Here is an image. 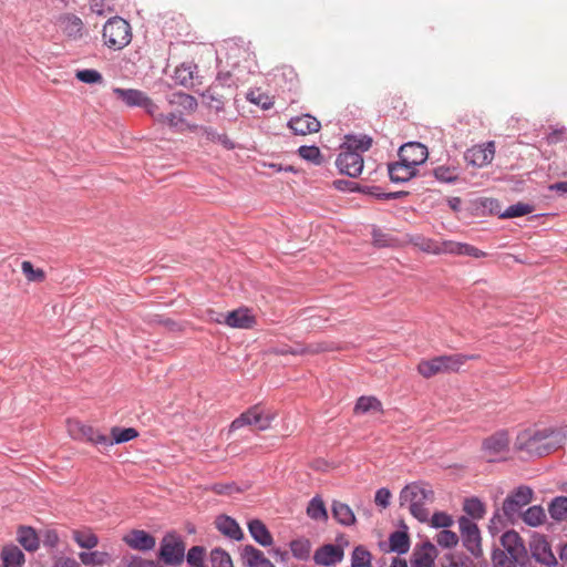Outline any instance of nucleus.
Masks as SVG:
<instances>
[{
	"label": "nucleus",
	"mask_w": 567,
	"mask_h": 567,
	"mask_svg": "<svg viewBox=\"0 0 567 567\" xmlns=\"http://www.w3.org/2000/svg\"><path fill=\"white\" fill-rule=\"evenodd\" d=\"M246 99L250 103L260 106L262 110H269L274 105L272 99L259 89L248 91Z\"/></svg>",
	"instance_id": "51"
},
{
	"label": "nucleus",
	"mask_w": 567,
	"mask_h": 567,
	"mask_svg": "<svg viewBox=\"0 0 567 567\" xmlns=\"http://www.w3.org/2000/svg\"><path fill=\"white\" fill-rule=\"evenodd\" d=\"M371 411L383 412L381 401L375 396H360L354 405V413L365 414Z\"/></svg>",
	"instance_id": "40"
},
{
	"label": "nucleus",
	"mask_w": 567,
	"mask_h": 567,
	"mask_svg": "<svg viewBox=\"0 0 567 567\" xmlns=\"http://www.w3.org/2000/svg\"><path fill=\"white\" fill-rule=\"evenodd\" d=\"M410 537L406 532L395 530L389 537V551L399 555L406 554L410 549Z\"/></svg>",
	"instance_id": "35"
},
{
	"label": "nucleus",
	"mask_w": 567,
	"mask_h": 567,
	"mask_svg": "<svg viewBox=\"0 0 567 567\" xmlns=\"http://www.w3.org/2000/svg\"><path fill=\"white\" fill-rule=\"evenodd\" d=\"M371 553L362 545L354 547L351 555V567H371Z\"/></svg>",
	"instance_id": "49"
},
{
	"label": "nucleus",
	"mask_w": 567,
	"mask_h": 567,
	"mask_svg": "<svg viewBox=\"0 0 567 567\" xmlns=\"http://www.w3.org/2000/svg\"><path fill=\"white\" fill-rule=\"evenodd\" d=\"M210 489L217 495H231L241 492L235 483H216L210 486Z\"/></svg>",
	"instance_id": "62"
},
{
	"label": "nucleus",
	"mask_w": 567,
	"mask_h": 567,
	"mask_svg": "<svg viewBox=\"0 0 567 567\" xmlns=\"http://www.w3.org/2000/svg\"><path fill=\"white\" fill-rule=\"evenodd\" d=\"M530 560L534 559L536 563L546 567H555L558 561L553 554L549 543L543 535L535 534L529 540Z\"/></svg>",
	"instance_id": "12"
},
{
	"label": "nucleus",
	"mask_w": 567,
	"mask_h": 567,
	"mask_svg": "<svg viewBox=\"0 0 567 567\" xmlns=\"http://www.w3.org/2000/svg\"><path fill=\"white\" fill-rule=\"evenodd\" d=\"M493 155V151L487 152V150L485 148L477 147L467 151V153L465 154V159L468 164L473 166L482 167L492 162Z\"/></svg>",
	"instance_id": "38"
},
{
	"label": "nucleus",
	"mask_w": 567,
	"mask_h": 567,
	"mask_svg": "<svg viewBox=\"0 0 567 567\" xmlns=\"http://www.w3.org/2000/svg\"><path fill=\"white\" fill-rule=\"evenodd\" d=\"M21 269L29 281L40 282L43 281L45 278L44 271L40 268L34 269L33 265L28 260H24L21 264Z\"/></svg>",
	"instance_id": "60"
},
{
	"label": "nucleus",
	"mask_w": 567,
	"mask_h": 567,
	"mask_svg": "<svg viewBox=\"0 0 567 567\" xmlns=\"http://www.w3.org/2000/svg\"><path fill=\"white\" fill-rule=\"evenodd\" d=\"M289 128L296 135H306L318 132L321 127L320 122L310 114L291 117L288 122Z\"/></svg>",
	"instance_id": "21"
},
{
	"label": "nucleus",
	"mask_w": 567,
	"mask_h": 567,
	"mask_svg": "<svg viewBox=\"0 0 567 567\" xmlns=\"http://www.w3.org/2000/svg\"><path fill=\"white\" fill-rule=\"evenodd\" d=\"M432 528H449L453 525L454 520L451 515L445 512H435L431 519L429 518Z\"/></svg>",
	"instance_id": "59"
},
{
	"label": "nucleus",
	"mask_w": 567,
	"mask_h": 567,
	"mask_svg": "<svg viewBox=\"0 0 567 567\" xmlns=\"http://www.w3.org/2000/svg\"><path fill=\"white\" fill-rule=\"evenodd\" d=\"M523 522L532 527L542 525L546 519V514L540 505H534L528 507L524 513L520 514Z\"/></svg>",
	"instance_id": "42"
},
{
	"label": "nucleus",
	"mask_w": 567,
	"mask_h": 567,
	"mask_svg": "<svg viewBox=\"0 0 567 567\" xmlns=\"http://www.w3.org/2000/svg\"><path fill=\"white\" fill-rule=\"evenodd\" d=\"M138 436V432L134 427H118L113 426L111 429V437L106 435L105 447L114 444H122L130 442Z\"/></svg>",
	"instance_id": "32"
},
{
	"label": "nucleus",
	"mask_w": 567,
	"mask_h": 567,
	"mask_svg": "<svg viewBox=\"0 0 567 567\" xmlns=\"http://www.w3.org/2000/svg\"><path fill=\"white\" fill-rule=\"evenodd\" d=\"M68 431L74 440L90 442L105 447L106 435L80 421H69Z\"/></svg>",
	"instance_id": "13"
},
{
	"label": "nucleus",
	"mask_w": 567,
	"mask_h": 567,
	"mask_svg": "<svg viewBox=\"0 0 567 567\" xmlns=\"http://www.w3.org/2000/svg\"><path fill=\"white\" fill-rule=\"evenodd\" d=\"M81 563L85 566L104 565L111 561V556L106 551H81L79 554Z\"/></svg>",
	"instance_id": "46"
},
{
	"label": "nucleus",
	"mask_w": 567,
	"mask_h": 567,
	"mask_svg": "<svg viewBox=\"0 0 567 567\" xmlns=\"http://www.w3.org/2000/svg\"><path fill=\"white\" fill-rule=\"evenodd\" d=\"M442 567H476L474 561L463 553H450L443 556Z\"/></svg>",
	"instance_id": "45"
},
{
	"label": "nucleus",
	"mask_w": 567,
	"mask_h": 567,
	"mask_svg": "<svg viewBox=\"0 0 567 567\" xmlns=\"http://www.w3.org/2000/svg\"><path fill=\"white\" fill-rule=\"evenodd\" d=\"M206 548L204 546H193L185 554V558L188 565L192 567H206L205 566Z\"/></svg>",
	"instance_id": "50"
},
{
	"label": "nucleus",
	"mask_w": 567,
	"mask_h": 567,
	"mask_svg": "<svg viewBox=\"0 0 567 567\" xmlns=\"http://www.w3.org/2000/svg\"><path fill=\"white\" fill-rule=\"evenodd\" d=\"M291 555L298 560H308L311 553V543L305 537L292 539L289 544Z\"/></svg>",
	"instance_id": "39"
},
{
	"label": "nucleus",
	"mask_w": 567,
	"mask_h": 567,
	"mask_svg": "<svg viewBox=\"0 0 567 567\" xmlns=\"http://www.w3.org/2000/svg\"><path fill=\"white\" fill-rule=\"evenodd\" d=\"M275 419V413L266 411L260 404H256L230 423V431L239 430L247 425H255L259 431H265L270 427Z\"/></svg>",
	"instance_id": "9"
},
{
	"label": "nucleus",
	"mask_w": 567,
	"mask_h": 567,
	"mask_svg": "<svg viewBox=\"0 0 567 567\" xmlns=\"http://www.w3.org/2000/svg\"><path fill=\"white\" fill-rule=\"evenodd\" d=\"M73 538L81 548L85 549H92L99 543L97 536L91 532L76 530L73 533Z\"/></svg>",
	"instance_id": "54"
},
{
	"label": "nucleus",
	"mask_w": 567,
	"mask_h": 567,
	"mask_svg": "<svg viewBox=\"0 0 567 567\" xmlns=\"http://www.w3.org/2000/svg\"><path fill=\"white\" fill-rule=\"evenodd\" d=\"M463 546L476 558L483 555L481 532L476 523L467 516L457 520Z\"/></svg>",
	"instance_id": "11"
},
{
	"label": "nucleus",
	"mask_w": 567,
	"mask_h": 567,
	"mask_svg": "<svg viewBox=\"0 0 567 567\" xmlns=\"http://www.w3.org/2000/svg\"><path fill=\"white\" fill-rule=\"evenodd\" d=\"M202 96L205 101V104L214 110L216 113L223 112L225 109L226 102H228L231 97L226 94H218L216 85H209L203 93Z\"/></svg>",
	"instance_id": "29"
},
{
	"label": "nucleus",
	"mask_w": 567,
	"mask_h": 567,
	"mask_svg": "<svg viewBox=\"0 0 567 567\" xmlns=\"http://www.w3.org/2000/svg\"><path fill=\"white\" fill-rule=\"evenodd\" d=\"M433 176L436 181L446 184H455L460 177L456 167L441 165L433 169Z\"/></svg>",
	"instance_id": "47"
},
{
	"label": "nucleus",
	"mask_w": 567,
	"mask_h": 567,
	"mask_svg": "<svg viewBox=\"0 0 567 567\" xmlns=\"http://www.w3.org/2000/svg\"><path fill=\"white\" fill-rule=\"evenodd\" d=\"M464 243H457L453 240H444L440 244V255L441 254H451L463 256Z\"/></svg>",
	"instance_id": "61"
},
{
	"label": "nucleus",
	"mask_w": 567,
	"mask_h": 567,
	"mask_svg": "<svg viewBox=\"0 0 567 567\" xmlns=\"http://www.w3.org/2000/svg\"><path fill=\"white\" fill-rule=\"evenodd\" d=\"M326 348L321 344H296V346H284L277 349V353L281 355L291 354V355H303L308 353H319L324 351Z\"/></svg>",
	"instance_id": "37"
},
{
	"label": "nucleus",
	"mask_w": 567,
	"mask_h": 567,
	"mask_svg": "<svg viewBox=\"0 0 567 567\" xmlns=\"http://www.w3.org/2000/svg\"><path fill=\"white\" fill-rule=\"evenodd\" d=\"M473 358V355L465 354L439 355L431 360L421 361L417 365V371L424 378H431L442 372L458 371L461 365Z\"/></svg>",
	"instance_id": "6"
},
{
	"label": "nucleus",
	"mask_w": 567,
	"mask_h": 567,
	"mask_svg": "<svg viewBox=\"0 0 567 567\" xmlns=\"http://www.w3.org/2000/svg\"><path fill=\"white\" fill-rule=\"evenodd\" d=\"M389 178L392 183L400 184L406 183L417 174V168L414 165L404 163L399 158L395 163L388 165Z\"/></svg>",
	"instance_id": "20"
},
{
	"label": "nucleus",
	"mask_w": 567,
	"mask_h": 567,
	"mask_svg": "<svg viewBox=\"0 0 567 567\" xmlns=\"http://www.w3.org/2000/svg\"><path fill=\"white\" fill-rule=\"evenodd\" d=\"M298 154L302 159L316 165H320L322 162L320 148L316 145H301L298 148Z\"/></svg>",
	"instance_id": "52"
},
{
	"label": "nucleus",
	"mask_w": 567,
	"mask_h": 567,
	"mask_svg": "<svg viewBox=\"0 0 567 567\" xmlns=\"http://www.w3.org/2000/svg\"><path fill=\"white\" fill-rule=\"evenodd\" d=\"M75 78L86 84H96L103 82L102 74L94 69H84L76 72Z\"/></svg>",
	"instance_id": "58"
},
{
	"label": "nucleus",
	"mask_w": 567,
	"mask_h": 567,
	"mask_svg": "<svg viewBox=\"0 0 567 567\" xmlns=\"http://www.w3.org/2000/svg\"><path fill=\"white\" fill-rule=\"evenodd\" d=\"M212 567H234L230 555L223 548H213L209 553Z\"/></svg>",
	"instance_id": "48"
},
{
	"label": "nucleus",
	"mask_w": 567,
	"mask_h": 567,
	"mask_svg": "<svg viewBox=\"0 0 567 567\" xmlns=\"http://www.w3.org/2000/svg\"><path fill=\"white\" fill-rule=\"evenodd\" d=\"M371 145L372 138L367 135H347L346 141L340 146V151H349L362 155Z\"/></svg>",
	"instance_id": "30"
},
{
	"label": "nucleus",
	"mask_w": 567,
	"mask_h": 567,
	"mask_svg": "<svg viewBox=\"0 0 567 567\" xmlns=\"http://www.w3.org/2000/svg\"><path fill=\"white\" fill-rule=\"evenodd\" d=\"M18 542L27 551H34L39 548L40 539L32 527L21 526L18 529Z\"/></svg>",
	"instance_id": "34"
},
{
	"label": "nucleus",
	"mask_w": 567,
	"mask_h": 567,
	"mask_svg": "<svg viewBox=\"0 0 567 567\" xmlns=\"http://www.w3.org/2000/svg\"><path fill=\"white\" fill-rule=\"evenodd\" d=\"M240 58H244L247 65H244V69L247 70L248 73L252 72L250 53L247 49L231 45L228 48L226 53V62L231 66L229 71H219L216 75V79L210 85H216L217 90L219 87H224L226 91V95L233 97L236 95V91L239 82L241 81V69H240Z\"/></svg>",
	"instance_id": "3"
},
{
	"label": "nucleus",
	"mask_w": 567,
	"mask_h": 567,
	"mask_svg": "<svg viewBox=\"0 0 567 567\" xmlns=\"http://www.w3.org/2000/svg\"><path fill=\"white\" fill-rule=\"evenodd\" d=\"M103 42L112 50L125 48L132 40L130 23L121 17H113L103 27Z\"/></svg>",
	"instance_id": "5"
},
{
	"label": "nucleus",
	"mask_w": 567,
	"mask_h": 567,
	"mask_svg": "<svg viewBox=\"0 0 567 567\" xmlns=\"http://www.w3.org/2000/svg\"><path fill=\"white\" fill-rule=\"evenodd\" d=\"M197 71V65L188 62L182 63L174 71L175 82L182 86L188 87L193 85L194 73Z\"/></svg>",
	"instance_id": "36"
},
{
	"label": "nucleus",
	"mask_w": 567,
	"mask_h": 567,
	"mask_svg": "<svg viewBox=\"0 0 567 567\" xmlns=\"http://www.w3.org/2000/svg\"><path fill=\"white\" fill-rule=\"evenodd\" d=\"M372 240L374 246L389 247L391 246L392 238L389 234L383 233L380 228L374 227L372 229Z\"/></svg>",
	"instance_id": "63"
},
{
	"label": "nucleus",
	"mask_w": 567,
	"mask_h": 567,
	"mask_svg": "<svg viewBox=\"0 0 567 567\" xmlns=\"http://www.w3.org/2000/svg\"><path fill=\"white\" fill-rule=\"evenodd\" d=\"M533 496L534 492L527 485H520L512 491L502 505L505 519L514 523L520 516L522 509L532 502Z\"/></svg>",
	"instance_id": "8"
},
{
	"label": "nucleus",
	"mask_w": 567,
	"mask_h": 567,
	"mask_svg": "<svg viewBox=\"0 0 567 567\" xmlns=\"http://www.w3.org/2000/svg\"><path fill=\"white\" fill-rule=\"evenodd\" d=\"M437 549L430 540L422 544L420 549H414L411 558V567H435Z\"/></svg>",
	"instance_id": "19"
},
{
	"label": "nucleus",
	"mask_w": 567,
	"mask_h": 567,
	"mask_svg": "<svg viewBox=\"0 0 567 567\" xmlns=\"http://www.w3.org/2000/svg\"><path fill=\"white\" fill-rule=\"evenodd\" d=\"M362 155L349 151H340L336 158V166L340 174L351 178L358 177L363 171Z\"/></svg>",
	"instance_id": "14"
},
{
	"label": "nucleus",
	"mask_w": 567,
	"mask_h": 567,
	"mask_svg": "<svg viewBox=\"0 0 567 567\" xmlns=\"http://www.w3.org/2000/svg\"><path fill=\"white\" fill-rule=\"evenodd\" d=\"M56 24L68 38L75 40L82 37L83 22L75 14H61L56 19Z\"/></svg>",
	"instance_id": "23"
},
{
	"label": "nucleus",
	"mask_w": 567,
	"mask_h": 567,
	"mask_svg": "<svg viewBox=\"0 0 567 567\" xmlns=\"http://www.w3.org/2000/svg\"><path fill=\"white\" fill-rule=\"evenodd\" d=\"M113 94L127 107H141L146 93L137 89L113 87Z\"/></svg>",
	"instance_id": "25"
},
{
	"label": "nucleus",
	"mask_w": 567,
	"mask_h": 567,
	"mask_svg": "<svg viewBox=\"0 0 567 567\" xmlns=\"http://www.w3.org/2000/svg\"><path fill=\"white\" fill-rule=\"evenodd\" d=\"M331 512L333 518L343 526H351L355 523L354 513L346 503L333 501Z\"/></svg>",
	"instance_id": "31"
},
{
	"label": "nucleus",
	"mask_w": 567,
	"mask_h": 567,
	"mask_svg": "<svg viewBox=\"0 0 567 567\" xmlns=\"http://www.w3.org/2000/svg\"><path fill=\"white\" fill-rule=\"evenodd\" d=\"M147 115H150L155 123H157V116L162 115L158 105L148 96L144 99L143 105L141 106Z\"/></svg>",
	"instance_id": "64"
},
{
	"label": "nucleus",
	"mask_w": 567,
	"mask_h": 567,
	"mask_svg": "<svg viewBox=\"0 0 567 567\" xmlns=\"http://www.w3.org/2000/svg\"><path fill=\"white\" fill-rule=\"evenodd\" d=\"M435 542L442 548H454L458 543V536L446 528L436 534Z\"/></svg>",
	"instance_id": "56"
},
{
	"label": "nucleus",
	"mask_w": 567,
	"mask_h": 567,
	"mask_svg": "<svg viewBox=\"0 0 567 567\" xmlns=\"http://www.w3.org/2000/svg\"><path fill=\"white\" fill-rule=\"evenodd\" d=\"M344 550L340 545L324 544L317 548L313 554L316 565L331 567L343 559Z\"/></svg>",
	"instance_id": "16"
},
{
	"label": "nucleus",
	"mask_w": 567,
	"mask_h": 567,
	"mask_svg": "<svg viewBox=\"0 0 567 567\" xmlns=\"http://www.w3.org/2000/svg\"><path fill=\"white\" fill-rule=\"evenodd\" d=\"M158 560L168 566H178L185 559V543L181 535L167 533L161 540Z\"/></svg>",
	"instance_id": "7"
},
{
	"label": "nucleus",
	"mask_w": 567,
	"mask_h": 567,
	"mask_svg": "<svg viewBox=\"0 0 567 567\" xmlns=\"http://www.w3.org/2000/svg\"><path fill=\"white\" fill-rule=\"evenodd\" d=\"M307 515L315 520H327L328 512L322 498L319 495L313 496L307 506Z\"/></svg>",
	"instance_id": "44"
},
{
	"label": "nucleus",
	"mask_w": 567,
	"mask_h": 567,
	"mask_svg": "<svg viewBox=\"0 0 567 567\" xmlns=\"http://www.w3.org/2000/svg\"><path fill=\"white\" fill-rule=\"evenodd\" d=\"M216 528L225 536L234 540H241L244 533L238 523L230 516L219 515L216 518Z\"/></svg>",
	"instance_id": "26"
},
{
	"label": "nucleus",
	"mask_w": 567,
	"mask_h": 567,
	"mask_svg": "<svg viewBox=\"0 0 567 567\" xmlns=\"http://www.w3.org/2000/svg\"><path fill=\"white\" fill-rule=\"evenodd\" d=\"M157 124L167 126L169 130L182 133L186 128L194 130L195 125H189L185 118V114L183 111H174L172 110L168 113H162V115L157 116Z\"/></svg>",
	"instance_id": "22"
},
{
	"label": "nucleus",
	"mask_w": 567,
	"mask_h": 567,
	"mask_svg": "<svg viewBox=\"0 0 567 567\" xmlns=\"http://www.w3.org/2000/svg\"><path fill=\"white\" fill-rule=\"evenodd\" d=\"M165 100L174 111H183V114H192L198 107L196 97L182 91L166 94Z\"/></svg>",
	"instance_id": "18"
},
{
	"label": "nucleus",
	"mask_w": 567,
	"mask_h": 567,
	"mask_svg": "<svg viewBox=\"0 0 567 567\" xmlns=\"http://www.w3.org/2000/svg\"><path fill=\"white\" fill-rule=\"evenodd\" d=\"M123 542L130 548L140 551H150L156 545L155 537L143 529H132L123 537Z\"/></svg>",
	"instance_id": "17"
},
{
	"label": "nucleus",
	"mask_w": 567,
	"mask_h": 567,
	"mask_svg": "<svg viewBox=\"0 0 567 567\" xmlns=\"http://www.w3.org/2000/svg\"><path fill=\"white\" fill-rule=\"evenodd\" d=\"M4 567H22L24 554L17 545H7L1 551Z\"/></svg>",
	"instance_id": "33"
},
{
	"label": "nucleus",
	"mask_w": 567,
	"mask_h": 567,
	"mask_svg": "<svg viewBox=\"0 0 567 567\" xmlns=\"http://www.w3.org/2000/svg\"><path fill=\"white\" fill-rule=\"evenodd\" d=\"M248 530L254 540L262 547H268L274 542L269 529L267 528L266 524L260 519L256 518L249 520Z\"/></svg>",
	"instance_id": "28"
},
{
	"label": "nucleus",
	"mask_w": 567,
	"mask_h": 567,
	"mask_svg": "<svg viewBox=\"0 0 567 567\" xmlns=\"http://www.w3.org/2000/svg\"><path fill=\"white\" fill-rule=\"evenodd\" d=\"M206 138L214 143L221 144L226 150H233L235 147L234 142L225 133H218L215 128L207 126L203 128Z\"/></svg>",
	"instance_id": "53"
},
{
	"label": "nucleus",
	"mask_w": 567,
	"mask_h": 567,
	"mask_svg": "<svg viewBox=\"0 0 567 567\" xmlns=\"http://www.w3.org/2000/svg\"><path fill=\"white\" fill-rule=\"evenodd\" d=\"M398 156L404 163L417 167L427 159L429 152L427 147L420 142H408L399 148Z\"/></svg>",
	"instance_id": "15"
},
{
	"label": "nucleus",
	"mask_w": 567,
	"mask_h": 567,
	"mask_svg": "<svg viewBox=\"0 0 567 567\" xmlns=\"http://www.w3.org/2000/svg\"><path fill=\"white\" fill-rule=\"evenodd\" d=\"M434 501V492L423 482H413L402 488L400 493L401 505L409 503L411 515L421 523L429 522V509L425 504Z\"/></svg>",
	"instance_id": "4"
},
{
	"label": "nucleus",
	"mask_w": 567,
	"mask_h": 567,
	"mask_svg": "<svg viewBox=\"0 0 567 567\" xmlns=\"http://www.w3.org/2000/svg\"><path fill=\"white\" fill-rule=\"evenodd\" d=\"M548 513L556 522L567 518V496H556L548 505Z\"/></svg>",
	"instance_id": "43"
},
{
	"label": "nucleus",
	"mask_w": 567,
	"mask_h": 567,
	"mask_svg": "<svg viewBox=\"0 0 567 567\" xmlns=\"http://www.w3.org/2000/svg\"><path fill=\"white\" fill-rule=\"evenodd\" d=\"M534 212V206L525 203H517L508 206L505 212L501 214L502 218L520 217Z\"/></svg>",
	"instance_id": "55"
},
{
	"label": "nucleus",
	"mask_w": 567,
	"mask_h": 567,
	"mask_svg": "<svg viewBox=\"0 0 567 567\" xmlns=\"http://www.w3.org/2000/svg\"><path fill=\"white\" fill-rule=\"evenodd\" d=\"M509 451V436L506 430H499L482 442V452L487 462L494 463L505 460Z\"/></svg>",
	"instance_id": "10"
},
{
	"label": "nucleus",
	"mask_w": 567,
	"mask_h": 567,
	"mask_svg": "<svg viewBox=\"0 0 567 567\" xmlns=\"http://www.w3.org/2000/svg\"><path fill=\"white\" fill-rule=\"evenodd\" d=\"M225 323L231 328L249 329L255 323V318L248 309L239 308L226 315Z\"/></svg>",
	"instance_id": "27"
},
{
	"label": "nucleus",
	"mask_w": 567,
	"mask_h": 567,
	"mask_svg": "<svg viewBox=\"0 0 567 567\" xmlns=\"http://www.w3.org/2000/svg\"><path fill=\"white\" fill-rule=\"evenodd\" d=\"M413 244L415 247H417L420 250L424 252L440 255V241L419 236L415 239H413Z\"/></svg>",
	"instance_id": "57"
},
{
	"label": "nucleus",
	"mask_w": 567,
	"mask_h": 567,
	"mask_svg": "<svg viewBox=\"0 0 567 567\" xmlns=\"http://www.w3.org/2000/svg\"><path fill=\"white\" fill-rule=\"evenodd\" d=\"M463 511L467 514L468 518L481 519L486 513L485 504L478 497H468L464 501Z\"/></svg>",
	"instance_id": "41"
},
{
	"label": "nucleus",
	"mask_w": 567,
	"mask_h": 567,
	"mask_svg": "<svg viewBox=\"0 0 567 567\" xmlns=\"http://www.w3.org/2000/svg\"><path fill=\"white\" fill-rule=\"evenodd\" d=\"M499 542L502 548H494L492 553L494 567H533L524 540L516 530L505 532Z\"/></svg>",
	"instance_id": "2"
},
{
	"label": "nucleus",
	"mask_w": 567,
	"mask_h": 567,
	"mask_svg": "<svg viewBox=\"0 0 567 567\" xmlns=\"http://www.w3.org/2000/svg\"><path fill=\"white\" fill-rule=\"evenodd\" d=\"M565 441L566 434L553 427L527 429L518 433L515 449L526 453L529 457H540L560 449Z\"/></svg>",
	"instance_id": "1"
},
{
	"label": "nucleus",
	"mask_w": 567,
	"mask_h": 567,
	"mask_svg": "<svg viewBox=\"0 0 567 567\" xmlns=\"http://www.w3.org/2000/svg\"><path fill=\"white\" fill-rule=\"evenodd\" d=\"M240 558L247 567H275L264 553L252 545H245L241 548Z\"/></svg>",
	"instance_id": "24"
}]
</instances>
